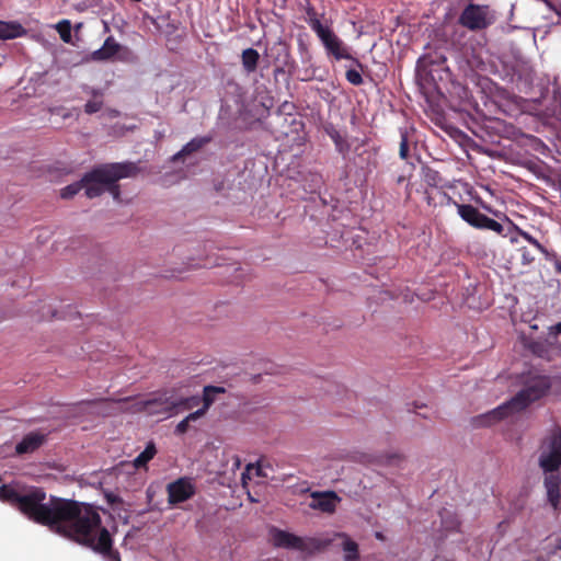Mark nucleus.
Wrapping results in <instances>:
<instances>
[{
  "mask_svg": "<svg viewBox=\"0 0 561 561\" xmlns=\"http://www.w3.org/2000/svg\"><path fill=\"white\" fill-rule=\"evenodd\" d=\"M45 500L42 488H27L21 492L11 484L0 485V501L18 508L31 522L91 549L106 561H121L113 548V538L101 525L100 514L92 504L54 495Z\"/></svg>",
  "mask_w": 561,
  "mask_h": 561,
  "instance_id": "obj_1",
  "label": "nucleus"
},
{
  "mask_svg": "<svg viewBox=\"0 0 561 561\" xmlns=\"http://www.w3.org/2000/svg\"><path fill=\"white\" fill-rule=\"evenodd\" d=\"M138 172L139 169L135 162L101 164L85 173L79 182L61 188L60 196L64 199H70L81 190H84L88 198L99 197L103 194V183H113L126 178H135Z\"/></svg>",
  "mask_w": 561,
  "mask_h": 561,
  "instance_id": "obj_2",
  "label": "nucleus"
},
{
  "mask_svg": "<svg viewBox=\"0 0 561 561\" xmlns=\"http://www.w3.org/2000/svg\"><path fill=\"white\" fill-rule=\"evenodd\" d=\"M550 389V379L545 375H536L525 382L524 388L517 392L511 400L493 409L492 411L478 415L473 422L477 426H492L500 421L527 409L531 403L538 401Z\"/></svg>",
  "mask_w": 561,
  "mask_h": 561,
  "instance_id": "obj_3",
  "label": "nucleus"
},
{
  "mask_svg": "<svg viewBox=\"0 0 561 561\" xmlns=\"http://www.w3.org/2000/svg\"><path fill=\"white\" fill-rule=\"evenodd\" d=\"M538 465L546 474L545 489L548 502L557 511L561 500V478L558 473L561 467V427L552 428L551 433L542 440Z\"/></svg>",
  "mask_w": 561,
  "mask_h": 561,
  "instance_id": "obj_4",
  "label": "nucleus"
},
{
  "mask_svg": "<svg viewBox=\"0 0 561 561\" xmlns=\"http://www.w3.org/2000/svg\"><path fill=\"white\" fill-rule=\"evenodd\" d=\"M306 14H308L309 27H311L316 35H318L320 43L324 45L327 54L333 56V58L336 60H352L357 65V67L362 68L360 62L352 57L343 41L340 39V37L336 36V34H334L330 27L321 24L316 11L312 8H309L308 11H306Z\"/></svg>",
  "mask_w": 561,
  "mask_h": 561,
  "instance_id": "obj_5",
  "label": "nucleus"
},
{
  "mask_svg": "<svg viewBox=\"0 0 561 561\" xmlns=\"http://www.w3.org/2000/svg\"><path fill=\"white\" fill-rule=\"evenodd\" d=\"M271 540L272 545L276 548L296 550L307 554L320 552L330 545L329 540L301 538L293 533L277 528H272Z\"/></svg>",
  "mask_w": 561,
  "mask_h": 561,
  "instance_id": "obj_6",
  "label": "nucleus"
},
{
  "mask_svg": "<svg viewBox=\"0 0 561 561\" xmlns=\"http://www.w3.org/2000/svg\"><path fill=\"white\" fill-rule=\"evenodd\" d=\"M419 75L425 77L428 81L449 80L450 71L446 66V56L440 51L430 53L417 61Z\"/></svg>",
  "mask_w": 561,
  "mask_h": 561,
  "instance_id": "obj_7",
  "label": "nucleus"
},
{
  "mask_svg": "<svg viewBox=\"0 0 561 561\" xmlns=\"http://www.w3.org/2000/svg\"><path fill=\"white\" fill-rule=\"evenodd\" d=\"M456 208L457 215H459L460 219L466 221L470 227L476 229H486L502 236L503 226L499 221L491 219L479 211L473 205L456 203Z\"/></svg>",
  "mask_w": 561,
  "mask_h": 561,
  "instance_id": "obj_8",
  "label": "nucleus"
},
{
  "mask_svg": "<svg viewBox=\"0 0 561 561\" xmlns=\"http://www.w3.org/2000/svg\"><path fill=\"white\" fill-rule=\"evenodd\" d=\"M459 23L470 31H480L488 26L485 9L477 4H469L459 16Z\"/></svg>",
  "mask_w": 561,
  "mask_h": 561,
  "instance_id": "obj_9",
  "label": "nucleus"
},
{
  "mask_svg": "<svg viewBox=\"0 0 561 561\" xmlns=\"http://www.w3.org/2000/svg\"><path fill=\"white\" fill-rule=\"evenodd\" d=\"M168 502L171 505L183 503L194 495V488L192 482L185 478H179V480L168 484Z\"/></svg>",
  "mask_w": 561,
  "mask_h": 561,
  "instance_id": "obj_10",
  "label": "nucleus"
},
{
  "mask_svg": "<svg viewBox=\"0 0 561 561\" xmlns=\"http://www.w3.org/2000/svg\"><path fill=\"white\" fill-rule=\"evenodd\" d=\"M169 397L163 394H156L149 399L134 403V411L146 412L150 415H160L168 412Z\"/></svg>",
  "mask_w": 561,
  "mask_h": 561,
  "instance_id": "obj_11",
  "label": "nucleus"
},
{
  "mask_svg": "<svg viewBox=\"0 0 561 561\" xmlns=\"http://www.w3.org/2000/svg\"><path fill=\"white\" fill-rule=\"evenodd\" d=\"M201 403L198 396L172 399L169 397L167 416L178 415L184 411H190Z\"/></svg>",
  "mask_w": 561,
  "mask_h": 561,
  "instance_id": "obj_12",
  "label": "nucleus"
},
{
  "mask_svg": "<svg viewBox=\"0 0 561 561\" xmlns=\"http://www.w3.org/2000/svg\"><path fill=\"white\" fill-rule=\"evenodd\" d=\"M213 141L211 135H206L203 137H193L191 141H188L178 153L172 156V161H182L184 158L202 150L207 144Z\"/></svg>",
  "mask_w": 561,
  "mask_h": 561,
  "instance_id": "obj_13",
  "label": "nucleus"
},
{
  "mask_svg": "<svg viewBox=\"0 0 561 561\" xmlns=\"http://www.w3.org/2000/svg\"><path fill=\"white\" fill-rule=\"evenodd\" d=\"M312 499H314V503L311 504L312 508L329 514H332L334 512V508L336 507V502L340 501L334 492H316L312 494Z\"/></svg>",
  "mask_w": 561,
  "mask_h": 561,
  "instance_id": "obj_14",
  "label": "nucleus"
},
{
  "mask_svg": "<svg viewBox=\"0 0 561 561\" xmlns=\"http://www.w3.org/2000/svg\"><path fill=\"white\" fill-rule=\"evenodd\" d=\"M43 442H45V436L39 433H30L16 444L14 451H16L18 455L32 454L41 448Z\"/></svg>",
  "mask_w": 561,
  "mask_h": 561,
  "instance_id": "obj_15",
  "label": "nucleus"
},
{
  "mask_svg": "<svg viewBox=\"0 0 561 561\" xmlns=\"http://www.w3.org/2000/svg\"><path fill=\"white\" fill-rule=\"evenodd\" d=\"M121 49V46L115 42L114 37H106L105 42H103V46L99 49L93 50L90 58L94 61H107L111 60L117 51Z\"/></svg>",
  "mask_w": 561,
  "mask_h": 561,
  "instance_id": "obj_16",
  "label": "nucleus"
},
{
  "mask_svg": "<svg viewBox=\"0 0 561 561\" xmlns=\"http://www.w3.org/2000/svg\"><path fill=\"white\" fill-rule=\"evenodd\" d=\"M325 134L330 139H332L333 145H335L336 152L345 158L351 150V145L347 139L343 137V135H341L340 131L333 127V125L325 126Z\"/></svg>",
  "mask_w": 561,
  "mask_h": 561,
  "instance_id": "obj_17",
  "label": "nucleus"
},
{
  "mask_svg": "<svg viewBox=\"0 0 561 561\" xmlns=\"http://www.w3.org/2000/svg\"><path fill=\"white\" fill-rule=\"evenodd\" d=\"M25 30L16 22L0 20V41H10L24 35Z\"/></svg>",
  "mask_w": 561,
  "mask_h": 561,
  "instance_id": "obj_18",
  "label": "nucleus"
},
{
  "mask_svg": "<svg viewBox=\"0 0 561 561\" xmlns=\"http://www.w3.org/2000/svg\"><path fill=\"white\" fill-rule=\"evenodd\" d=\"M533 355L543 360H552L553 346L549 340H536L530 343Z\"/></svg>",
  "mask_w": 561,
  "mask_h": 561,
  "instance_id": "obj_19",
  "label": "nucleus"
},
{
  "mask_svg": "<svg viewBox=\"0 0 561 561\" xmlns=\"http://www.w3.org/2000/svg\"><path fill=\"white\" fill-rule=\"evenodd\" d=\"M336 538L343 540L342 549L345 551V561H358V546L350 539L345 533L336 534Z\"/></svg>",
  "mask_w": 561,
  "mask_h": 561,
  "instance_id": "obj_20",
  "label": "nucleus"
},
{
  "mask_svg": "<svg viewBox=\"0 0 561 561\" xmlns=\"http://www.w3.org/2000/svg\"><path fill=\"white\" fill-rule=\"evenodd\" d=\"M219 393H225L224 387L208 385L205 388H203V397L199 398V400H202L203 402V407L198 408V410H205L206 412L216 400V394Z\"/></svg>",
  "mask_w": 561,
  "mask_h": 561,
  "instance_id": "obj_21",
  "label": "nucleus"
},
{
  "mask_svg": "<svg viewBox=\"0 0 561 561\" xmlns=\"http://www.w3.org/2000/svg\"><path fill=\"white\" fill-rule=\"evenodd\" d=\"M156 456V447L154 443L150 442L145 446L142 453L138 454L136 459H134V468L140 469L145 468L146 465Z\"/></svg>",
  "mask_w": 561,
  "mask_h": 561,
  "instance_id": "obj_22",
  "label": "nucleus"
},
{
  "mask_svg": "<svg viewBox=\"0 0 561 561\" xmlns=\"http://www.w3.org/2000/svg\"><path fill=\"white\" fill-rule=\"evenodd\" d=\"M422 181L430 187H439L443 179L438 171L434 170L430 165L422 167Z\"/></svg>",
  "mask_w": 561,
  "mask_h": 561,
  "instance_id": "obj_23",
  "label": "nucleus"
},
{
  "mask_svg": "<svg viewBox=\"0 0 561 561\" xmlns=\"http://www.w3.org/2000/svg\"><path fill=\"white\" fill-rule=\"evenodd\" d=\"M259 53L253 48L242 51V66L248 73L255 71L257 68Z\"/></svg>",
  "mask_w": 561,
  "mask_h": 561,
  "instance_id": "obj_24",
  "label": "nucleus"
},
{
  "mask_svg": "<svg viewBox=\"0 0 561 561\" xmlns=\"http://www.w3.org/2000/svg\"><path fill=\"white\" fill-rule=\"evenodd\" d=\"M206 412L204 410H195V412H191L187 416L184 417L178 425H175L174 433L175 435H183L188 431V425L193 421L199 420Z\"/></svg>",
  "mask_w": 561,
  "mask_h": 561,
  "instance_id": "obj_25",
  "label": "nucleus"
},
{
  "mask_svg": "<svg viewBox=\"0 0 561 561\" xmlns=\"http://www.w3.org/2000/svg\"><path fill=\"white\" fill-rule=\"evenodd\" d=\"M55 28H57L58 35H60V38H61V41H64V43H70V22H69V20H62V21L58 22L57 26H55Z\"/></svg>",
  "mask_w": 561,
  "mask_h": 561,
  "instance_id": "obj_26",
  "label": "nucleus"
},
{
  "mask_svg": "<svg viewBox=\"0 0 561 561\" xmlns=\"http://www.w3.org/2000/svg\"><path fill=\"white\" fill-rule=\"evenodd\" d=\"M409 157V139L405 130H401V141H399V158L405 160Z\"/></svg>",
  "mask_w": 561,
  "mask_h": 561,
  "instance_id": "obj_27",
  "label": "nucleus"
},
{
  "mask_svg": "<svg viewBox=\"0 0 561 561\" xmlns=\"http://www.w3.org/2000/svg\"><path fill=\"white\" fill-rule=\"evenodd\" d=\"M346 80L354 87L360 85L364 80L362 79L360 72L355 69H348L345 73Z\"/></svg>",
  "mask_w": 561,
  "mask_h": 561,
  "instance_id": "obj_28",
  "label": "nucleus"
},
{
  "mask_svg": "<svg viewBox=\"0 0 561 561\" xmlns=\"http://www.w3.org/2000/svg\"><path fill=\"white\" fill-rule=\"evenodd\" d=\"M103 102L101 100H89L84 105V113L92 115L101 111Z\"/></svg>",
  "mask_w": 561,
  "mask_h": 561,
  "instance_id": "obj_29",
  "label": "nucleus"
},
{
  "mask_svg": "<svg viewBox=\"0 0 561 561\" xmlns=\"http://www.w3.org/2000/svg\"><path fill=\"white\" fill-rule=\"evenodd\" d=\"M105 191H108L116 201L121 197V190L118 188L117 182L103 183V192Z\"/></svg>",
  "mask_w": 561,
  "mask_h": 561,
  "instance_id": "obj_30",
  "label": "nucleus"
},
{
  "mask_svg": "<svg viewBox=\"0 0 561 561\" xmlns=\"http://www.w3.org/2000/svg\"><path fill=\"white\" fill-rule=\"evenodd\" d=\"M275 49H277L278 56H284V59H282V65L288 66V58H289L288 46H286L285 43L280 42L277 45H275Z\"/></svg>",
  "mask_w": 561,
  "mask_h": 561,
  "instance_id": "obj_31",
  "label": "nucleus"
},
{
  "mask_svg": "<svg viewBox=\"0 0 561 561\" xmlns=\"http://www.w3.org/2000/svg\"><path fill=\"white\" fill-rule=\"evenodd\" d=\"M522 238L525 239V241L529 242L533 247L536 248V250L540 251V252H545L546 250L543 249L542 244L536 240V238H534L533 236H530L529 233L527 232H522Z\"/></svg>",
  "mask_w": 561,
  "mask_h": 561,
  "instance_id": "obj_32",
  "label": "nucleus"
},
{
  "mask_svg": "<svg viewBox=\"0 0 561 561\" xmlns=\"http://www.w3.org/2000/svg\"><path fill=\"white\" fill-rule=\"evenodd\" d=\"M561 333V322H557L556 324L549 327L548 336L549 339H556L558 334Z\"/></svg>",
  "mask_w": 561,
  "mask_h": 561,
  "instance_id": "obj_33",
  "label": "nucleus"
},
{
  "mask_svg": "<svg viewBox=\"0 0 561 561\" xmlns=\"http://www.w3.org/2000/svg\"><path fill=\"white\" fill-rule=\"evenodd\" d=\"M106 500H108L110 504L121 503V499L115 496V495H113V494L106 495Z\"/></svg>",
  "mask_w": 561,
  "mask_h": 561,
  "instance_id": "obj_34",
  "label": "nucleus"
},
{
  "mask_svg": "<svg viewBox=\"0 0 561 561\" xmlns=\"http://www.w3.org/2000/svg\"><path fill=\"white\" fill-rule=\"evenodd\" d=\"M554 268H556L557 274L561 275V259H559L554 262Z\"/></svg>",
  "mask_w": 561,
  "mask_h": 561,
  "instance_id": "obj_35",
  "label": "nucleus"
},
{
  "mask_svg": "<svg viewBox=\"0 0 561 561\" xmlns=\"http://www.w3.org/2000/svg\"><path fill=\"white\" fill-rule=\"evenodd\" d=\"M129 400H130V398H124V399H117V400H115L113 402L119 404V403H123V402H128Z\"/></svg>",
  "mask_w": 561,
  "mask_h": 561,
  "instance_id": "obj_36",
  "label": "nucleus"
},
{
  "mask_svg": "<svg viewBox=\"0 0 561 561\" xmlns=\"http://www.w3.org/2000/svg\"><path fill=\"white\" fill-rule=\"evenodd\" d=\"M250 471H256V472H259V468H254L253 466L248 465V467H247V472H250Z\"/></svg>",
  "mask_w": 561,
  "mask_h": 561,
  "instance_id": "obj_37",
  "label": "nucleus"
},
{
  "mask_svg": "<svg viewBox=\"0 0 561 561\" xmlns=\"http://www.w3.org/2000/svg\"><path fill=\"white\" fill-rule=\"evenodd\" d=\"M95 402H110L108 399H100L98 401H89V403H95Z\"/></svg>",
  "mask_w": 561,
  "mask_h": 561,
  "instance_id": "obj_38",
  "label": "nucleus"
},
{
  "mask_svg": "<svg viewBox=\"0 0 561 561\" xmlns=\"http://www.w3.org/2000/svg\"><path fill=\"white\" fill-rule=\"evenodd\" d=\"M433 561H453V560H443V558L436 557L435 559H433Z\"/></svg>",
  "mask_w": 561,
  "mask_h": 561,
  "instance_id": "obj_39",
  "label": "nucleus"
},
{
  "mask_svg": "<svg viewBox=\"0 0 561 561\" xmlns=\"http://www.w3.org/2000/svg\"><path fill=\"white\" fill-rule=\"evenodd\" d=\"M504 526H507V522H506V520H504V522L500 523V528H502V527H504Z\"/></svg>",
  "mask_w": 561,
  "mask_h": 561,
  "instance_id": "obj_40",
  "label": "nucleus"
},
{
  "mask_svg": "<svg viewBox=\"0 0 561 561\" xmlns=\"http://www.w3.org/2000/svg\"><path fill=\"white\" fill-rule=\"evenodd\" d=\"M404 181V176H399L398 178V183H402Z\"/></svg>",
  "mask_w": 561,
  "mask_h": 561,
  "instance_id": "obj_41",
  "label": "nucleus"
},
{
  "mask_svg": "<svg viewBox=\"0 0 561 561\" xmlns=\"http://www.w3.org/2000/svg\"><path fill=\"white\" fill-rule=\"evenodd\" d=\"M377 538L381 539V534L380 533H377Z\"/></svg>",
  "mask_w": 561,
  "mask_h": 561,
  "instance_id": "obj_42",
  "label": "nucleus"
},
{
  "mask_svg": "<svg viewBox=\"0 0 561 561\" xmlns=\"http://www.w3.org/2000/svg\"><path fill=\"white\" fill-rule=\"evenodd\" d=\"M133 1H135V2H139L140 0H133Z\"/></svg>",
  "mask_w": 561,
  "mask_h": 561,
  "instance_id": "obj_43",
  "label": "nucleus"
}]
</instances>
